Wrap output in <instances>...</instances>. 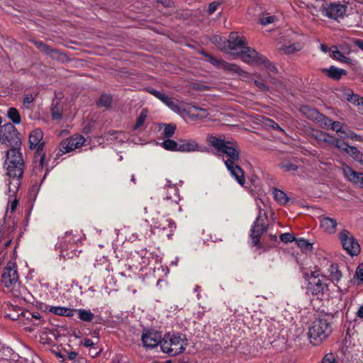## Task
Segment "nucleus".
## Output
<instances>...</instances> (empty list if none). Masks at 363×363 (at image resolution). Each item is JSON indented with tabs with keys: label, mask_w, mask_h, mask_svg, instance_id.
<instances>
[{
	"label": "nucleus",
	"mask_w": 363,
	"mask_h": 363,
	"mask_svg": "<svg viewBox=\"0 0 363 363\" xmlns=\"http://www.w3.org/2000/svg\"><path fill=\"white\" fill-rule=\"evenodd\" d=\"M160 101L174 112H177L179 111V106L174 101V100L171 97L166 95L165 94Z\"/></svg>",
	"instance_id": "39"
},
{
	"label": "nucleus",
	"mask_w": 363,
	"mask_h": 363,
	"mask_svg": "<svg viewBox=\"0 0 363 363\" xmlns=\"http://www.w3.org/2000/svg\"><path fill=\"white\" fill-rule=\"evenodd\" d=\"M338 149L348 155H350L354 161L363 165V153L356 147L350 146L348 143L342 141Z\"/></svg>",
	"instance_id": "15"
},
{
	"label": "nucleus",
	"mask_w": 363,
	"mask_h": 363,
	"mask_svg": "<svg viewBox=\"0 0 363 363\" xmlns=\"http://www.w3.org/2000/svg\"><path fill=\"white\" fill-rule=\"evenodd\" d=\"M318 363H337V361L335 354L329 352L325 354L321 361Z\"/></svg>",
	"instance_id": "51"
},
{
	"label": "nucleus",
	"mask_w": 363,
	"mask_h": 363,
	"mask_svg": "<svg viewBox=\"0 0 363 363\" xmlns=\"http://www.w3.org/2000/svg\"><path fill=\"white\" fill-rule=\"evenodd\" d=\"M147 118V113L145 110H143L139 116L137 118L135 124L134 125V129L136 130L140 128L145 121Z\"/></svg>",
	"instance_id": "47"
},
{
	"label": "nucleus",
	"mask_w": 363,
	"mask_h": 363,
	"mask_svg": "<svg viewBox=\"0 0 363 363\" xmlns=\"http://www.w3.org/2000/svg\"><path fill=\"white\" fill-rule=\"evenodd\" d=\"M333 56L334 58L339 60L340 61H345L347 57L342 53L340 50H337L336 47L333 48L332 50Z\"/></svg>",
	"instance_id": "54"
},
{
	"label": "nucleus",
	"mask_w": 363,
	"mask_h": 363,
	"mask_svg": "<svg viewBox=\"0 0 363 363\" xmlns=\"http://www.w3.org/2000/svg\"><path fill=\"white\" fill-rule=\"evenodd\" d=\"M230 175L234 177L236 181L243 186L245 184V172L242 169L238 164V162H227L225 164Z\"/></svg>",
	"instance_id": "17"
},
{
	"label": "nucleus",
	"mask_w": 363,
	"mask_h": 363,
	"mask_svg": "<svg viewBox=\"0 0 363 363\" xmlns=\"http://www.w3.org/2000/svg\"><path fill=\"white\" fill-rule=\"evenodd\" d=\"M276 21H277V18L275 16H270L268 14L259 18V22L263 26H267L268 24L272 23Z\"/></svg>",
	"instance_id": "49"
},
{
	"label": "nucleus",
	"mask_w": 363,
	"mask_h": 363,
	"mask_svg": "<svg viewBox=\"0 0 363 363\" xmlns=\"http://www.w3.org/2000/svg\"><path fill=\"white\" fill-rule=\"evenodd\" d=\"M323 72L325 73L330 78L338 80L342 75L346 74V71L343 69L337 68L335 66H330L329 69H323Z\"/></svg>",
	"instance_id": "27"
},
{
	"label": "nucleus",
	"mask_w": 363,
	"mask_h": 363,
	"mask_svg": "<svg viewBox=\"0 0 363 363\" xmlns=\"http://www.w3.org/2000/svg\"><path fill=\"white\" fill-rule=\"evenodd\" d=\"M220 4L219 1H213L211 2L208 8V13L209 15L213 14L218 9V6Z\"/></svg>",
	"instance_id": "55"
},
{
	"label": "nucleus",
	"mask_w": 363,
	"mask_h": 363,
	"mask_svg": "<svg viewBox=\"0 0 363 363\" xmlns=\"http://www.w3.org/2000/svg\"><path fill=\"white\" fill-rule=\"evenodd\" d=\"M296 244L304 252L311 251L313 248L312 244L303 238L296 240Z\"/></svg>",
	"instance_id": "45"
},
{
	"label": "nucleus",
	"mask_w": 363,
	"mask_h": 363,
	"mask_svg": "<svg viewBox=\"0 0 363 363\" xmlns=\"http://www.w3.org/2000/svg\"><path fill=\"white\" fill-rule=\"evenodd\" d=\"M317 121H318L321 125H323V127L324 128H330L331 127V125H332V122H333V120L329 118L328 117L321 114V116H320V118L318 119Z\"/></svg>",
	"instance_id": "50"
},
{
	"label": "nucleus",
	"mask_w": 363,
	"mask_h": 363,
	"mask_svg": "<svg viewBox=\"0 0 363 363\" xmlns=\"http://www.w3.org/2000/svg\"><path fill=\"white\" fill-rule=\"evenodd\" d=\"M207 140L219 153L227 157V159L223 158L225 164L227 162L233 163L240 160L239 145L235 140H227L221 136L208 135Z\"/></svg>",
	"instance_id": "2"
},
{
	"label": "nucleus",
	"mask_w": 363,
	"mask_h": 363,
	"mask_svg": "<svg viewBox=\"0 0 363 363\" xmlns=\"http://www.w3.org/2000/svg\"><path fill=\"white\" fill-rule=\"evenodd\" d=\"M145 211L146 213L147 214V218L145 219L146 221L150 222L151 225L154 226L156 228H165V226H163L162 223V222L163 220L168 221L169 225L173 223L172 222V220H168L164 219V218L163 216H162L160 215V213L159 212H157V211H152L150 213H148L147 211L146 208H145Z\"/></svg>",
	"instance_id": "18"
},
{
	"label": "nucleus",
	"mask_w": 363,
	"mask_h": 363,
	"mask_svg": "<svg viewBox=\"0 0 363 363\" xmlns=\"http://www.w3.org/2000/svg\"><path fill=\"white\" fill-rule=\"evenodd\" d=\"M259 65H263L269 72L275 74L278 72L274 64L270 62L265 56H264L263 60H262Z\"/></svg>",
	"instance_id": "42"
},
{
	"label": "nucleus",
	"mask_w": 363,
	"mask_h": 363,
	"mask_svg": "<svg viewBox=\"0 0 363 363\" xmlns=\"http://www.w3.org/2000/svg\"><path fill=\"white\" fill-rule=\"evenodd\" d=\"M274 199L281 205H285L288 203L289 198L281 190L274 189L273 191Z\"/></svg>",
	"instance_id": "33"
},
{
	"label": "nucleus",
	"mask_w": 363,
	"mask_h": 363,
	"mask_svg": "<svg viewBox=\"0 0 363 363\" xmlns=\"http://www.w3.org/2000/svg\"><path fill=\"white\" fill-rule=\"evenodd\" d=\"M347 100L350 102L352 103L353 104L359 107V109L360 108V106H362V105L363 104V98L353 93L347 95Z\"/></svg>",
	"instance_id": "46"
},
{
	"label": "nucleus",
	"mask_w": 363,
	"mask_h": 363,
	"mask_svg": "<svg viewBox=\"0 0 363 363\" xmlns=\"http://www.w3.org/2000/svg\"><path fill=\"white\" fill-rule=\"evenodd\" d=\"M269 125H271L273 128L279 130L281 131H284L283 129L278 125V123H275L272 120H269Z\"/></svg>",
	"instance_id": "61"
},
{
	"label": "nucleus",
	"mask_w": 363,
	"mask_h": 363,
	"mask_svg": "<svg viewBox=\"0 0 363 363\" xmlns=\"http://www.w3.org/2000/svg\"><path fill=\"white\" fill-rule=\"evenodd\" d=\"M77 240L75 239L72 232H67L59 244L61 256L64 258H72L75 255L72 248H74Z\"/></svg>",
	"instance_id": "10"
},
{
	"label": "nucleus",
	"mask_w": 363,
	"mask_h": 363,
	"mask_svg": "<svg viewBox=\"0 0 363 363\" xmlns=\"http://www.w3.org/2000/svg\"><path fill=\"white\" fill-rule=\"evenodd\" d=\"M17 204H18V201L16 199H15L10 203L9 209L11 210V212H13L16 210Z\"/></svg>",
	"instance_id": "63"
},
{
	"label": "nucleus",
	"mask_w": 363,
	"mask_h": 363,
	"mask_svg": "<svg viewBox=\"0 0 363 363\" xmlns=\"http://www.w3.org/2000/svg\"><path fill=\"white\" fill-rule=\"evenodd\" d=\"M255 84L261 91H268L269 90L268 86L264 82L255 80Z\"/></svg>",
	"instance_id": "57"
},
{
	"label": "nucleus",
	"mask_w": 363,
	"mask_h": 363,
	"mask_svg": "<svg viewBox=\"0 0 363 363\" xmlns=\"http://www.w3.org/2000/svg\"><path fill=\"white\" fill-rule=\"evenodd\" d=\"M112 102V97L108 94H103L100 97L97 104L100 107L108 108L111 106Z\"/></svg>",
	"instance_id": "43"
},
{
	"label": "nucleus",
	"mask_w": 363,
	"mask_h": 363,
	"mask_svg": "<svg viewBox=\"0 0 363 363\" xmlns=\"http://www.w3.org/2000/svg\"><path fill=\"white\" fill-rule=\"evenodd\" d=\"M331 320V317L324 315L313 322L308 330L311 343L314 345H320L329 337L333 331Z\"/></svg>",
	"instance_id": "4"
},
{
	"label": "nucleus",
	"mask_w": 363,
	"mask_h": 363,
	"mask_svg": "<svg viewBox=\"0 0 363 363\" xmlns=\"http://www.w3.org/2000/svg\"><path fill=\"white\" fill-rule=\"evenodd\" d=\"M313 135L314 138L318 141H322V142L327 143L328 144H331L337 149L339 147H340V145L342 140H340V139H339L337 138L330 136L329 134H328L325 132L316 131L315 133H314L313 134Z\"/></svg>",
	"instance_id": "20"
},
{
	"label": "nucleus",
	"mask_w": 363,
	"mask_h": 363,
	"mask_svg": "<svg viewBox=\"0 0 363 363\" xmlns=\"http://www.w3.org/2000/svg\"><path fill=\"white\" fill-rule=\"evenodd\" d=\"M188 345L186 335L179 333L165 334L161 342V350L169 356H176L184 352Z\"/></svg>",
	"instance_id": "5"
},
{
	"label": "nucleus",
	"mask_w": 363,
	"mask_h": 363,
	"mask_svg": "<svg viewBox=\"0 0 363 363\" xmlns=\"http://www.w3.org/2000/svg\"><path fill=\"white\" fill-rule=\"evenodd\" d=\"M188 112L190 114V117L192 118H206L209 114L207 109L194 104L190 105Z\"/></svg>",
	"instance_id": "25"
},
{
	"label": "nucleus",
	"mask_w": 363,
	"mask_h": 363,
	"mask_svg": "<svg viewBox=\"0 0 363 363\" xmlns=\"http://www.w3.org/2000/svg\"><path fill=\"white\" fill-rule=\"evenodd\" d=\"M29 315L31 316L30 318L29 316L27 317L28 319H30V320H32L33 319H35V320H40L41 316L40 315V313H29Z\"/></svg>",
	"instance_id": "62"
},
{
	"label": "nucleus",
	"mask_w": 363,
	"mask_h": 363,
	"mask_svg": "<svg viewBox=\"0 0 363 363\" xmlns=\"http://www.w3.org/2000/svg\"><path fill=\"white\" fill-rule=\"evenodd\" d=\"M280 240L282 242H284L285 243H287V242H291L292 241H294L295 240V238H294L293 234H291V233H285L281 234Z\"/></svg>",
	"instance_id": "53"
},
{
	"label": "nucleus",
	"mask_w": 363,
	"mask_h": 363,
	"mask_svg": "<svg viewBox=\"0 0 363 363\" xmlns=\"http://www.w3.org/2000/svg\"><path fill=\"white\" fill-rule=\"evenodd\" d=\"M76 313H78V318L82 321L91 322L94 318V314L90 310L76 309Z\"/></svg>",
	"instance_id": "30"
},
{
	"label": "nucleus",
	"mask_w": 363,
	"mask_h": 363,
	"mask_svg": "<svg viewBox=\"0 0 363 363\" xmlns=\"http://www.w3.org/2000/svg\"><path fill=\"white\" fill-rule=\"evenodd\" d=\"M330 129L335 131L339 137H340V134L341 135V133L345 130H342V125L340 122L333 121L332 122Z\"/></svg>",
	"instance_id": "52"
},
{
	"label": "nucleus",
	"mask_w": 363,
	"mask_h": 363,
	"mask_svg": "<svg viewBox=\"0 0 363 363\" xmlns=\"http://www.w3.org/2000/svg\"><path fill=\"white\" fill-rule=\"evenodd\" d=\"M164 189H169L173 195H166L165 199L167 200H171L174 201V203H177V201L179 199V195H178V189L175 184H172L171 181L166 179L165 184L164 186Z\"/></svg>",
	"instance_id": "28"
},
{
	"label": "nucleus",
	"mask_w": 363,
	"mask_h": 363,
	"mask_svg": "<svg viewBox=\"0 0 363 363\" xmlns=\"http://www.w3.org/2000/svg\"><path fill=\"white\" fill-rule=\"evenodd\" d=\"M77 356V353L75 352H69L67 354V357L69 360H74Z\"/></svg>",
	"instance_id": "64"
},
{
	"label": "nucleus",
	"mask_w": 363,
	"mask_h": 363,
	"mask_svg": "<svg viewBox=\"0 0 363 363\" xmlns=\"http://www.w3.org/2000/svg\"><path fill=\"white\" fill-rule=\"evenodd\" d=\"M346 11V6L339 2H333L325 6L323 13L330 18L337 19L338 18L343 17Z\"/></svg>",
	"instance_id": "12"
},
{
	"label": "nucleus",
	"mask_w": 363,
	"mask_h": 363,
	"mask_svg": "<svg viewBox=\"0 0 363 363\" xmlns=\"http://www.w3.org/2000/svg\"><path fill=\"white\" fill-rule=\"evenodd\" d=\"M45 153L42 151V145L40 146L39 150H36L34 156L33 163V172L38 174L42 172L43 169L45 164Z\"/></svg>",
	"instance_id": "22"
},
{
	"label": "nucleus",
	"mask_w": 363,
	"mask_h": 363,
	"mask_svg": "<svg viewBox=\"0 0 363 363\" xmlns=\"http://www.w3.org/2000/svg\"><path fill=\"white\" fill-rule=\"evenodd\" d=\"M240 55H241V59L243 62L258 65H259L264 57V55L247 46H246Z\"/></svg>",
	"instance_id": "14"
},
{
	"label": "nucleus",
	"mask_w": 363,
	"mask_h": 363,
	"mask_svg": "<svg viewBox=\"0 0 363 363\" xmlns=\"http://www.w3.org/2000/svg\"><path fill=\"white\" fill-rule=\"evenodd\" d=\"M339 238L344 250H345L349 255L356 256L359 253V245L347 230H342L340 233Z\"/></svg>",
	"instance_id": "8"
},
{
	"label": "nucleus",
	"mask_w": 363,
	"mask_h": 363,
	"mask_svg": "<svg viewBox=\"0 0 363 363\" xmlns=\"http://www.w3.org/2000/svg\"><path fill=\"white\" fill-rule=\"evenodd\" d=\"M82 345L86 347H93L95 344L91 340L86 338L84 340Z\"/></svg>",
	"instance_id": "60"
},
{
	"label": "nucleus",
	"mask_w": 363,
	"mask_h": 363,
	"mask_svg": "<svg viewBox=\"0 0 363 363\" xmlns=\"http://www.w3.org/2000/svg\"><path fill=\"white\" fill-rule=\"evenodd\" d=\"M51 116L53 120H60L62 118V108L57 105L52 107Z\"/></svg>",
	"instance_id": "48"
},
{
	"label": "nucleus",
	"mask_w": 363,
	"mask_h": 363,
	"mask_svg": "<svg viewBox=\"0 0 363 363\" xmlns=\"http://www.w3.org/2000/svg\"><path fill=\"white\" fill-rule=\"evenodd\" d=\"M199 144L194 140H179V152H194L199 150Z\"/></svg>",
	"instance_id": "23"
},
{
	"label": "nucleus",
	"mask_w": 363,
	"mask_h": 363,
	"mask_svg": "<svg viewBox=\"0 0 363 363\" xmlns=\"http://www.w3.org/2000/svg\"><path fill=\"white\" fill-rule=\"evenodd\" d=\"M34 100V97L33 96L32 94H27L25 96L24 99H23V105L26 107V108H28V105L30 104Z\"/></svg>",
	"instance_id": "56"
},
{
	"label": "nucleus",
	"mask_w": 363,
	"mask_h": 363,
	"mask_svg": "<svg viewBox=\"0 0 363 363\" xmlns=\"http://www.w3.org/2000/svg\"><path fill=\"white\" fill-rule=\"evenodd\" d=\"M330 278L332 281H339L342 278V272L337 264H332L328 269Z\"/></svg>",
	"instance_id": "29"
},
{
	"label": "nucleus",
	"mask_w": 363,
	"mask_h": 363,
	"mask_svg": "<svg viewBox=\"0 0 363 363\" xmlns=\"http://www.w3.org/2000/svg\"><path fill=\"white\" fill-rule=\"evenodd\" d=\"M279 167L284 172H296L298 169V166L289 160H282Z\"/></svg>",
	"instance_id": "31"
},
{
	"label": "nucleus",
	"mask_w": 363,
	"mask_h": 363,
	"mask_svg": "<svg viewBox=\"0 0 363 363\" xmlns=\"http://www.w3.org/2000/svg\"><path fill=\"white\" fill-rule=\"evenodd\" d=\"M219 68H221L223 70L230 72L232 74H237L238 75L241 77H247L248 75V74L244 70H242L238 65L233 63H229L224 60H222Z\"/></svg>",
	"instance_id": "24"
},
{
	"label": "nucleus",
	"mask_w": 363,
	"mask_h": 363,
	"mask_svg": "<svg viewBox=\"0 0 363 363\" xmlns=\"http://www.w3.org/2000/svg\"><path fill=\"white\" fill-rule=\"evenodd\" d=\"M149 92L150 94H152L153 96H155L156 98H157L158 99L161 100L164 94V93H162V92H160L155 89H149Z\"/></svg>",
	"instance_id": "58"
},
{
	"label": "nucleus",
	"mask_w": 363,
	"mask_h": 363,
	"mask_svg": "<svg viewBox=\"0 0 363 363\" xmlns=\"http://www.w3.org/2000/svg\"><path fill=\"white\" fill-rule=\"evenodd\" d=\"M33 43L40 52L47 55L52 57L53 54L57 52V50L52 49L42 41H34Z\"/></svg>",
	"instance_id": "35"
},
{
	"label": "nucleus",
	"mask_w": 363,
	"mask_h": 363,
	"mask_svg": "<svg viewBox=\"0 0 363 363\" xmlns=\"http://www.w3.org/2000/svg\"><path fill=\"white\" fill-rule=\"evenodd\" d=\"M162 146L167 150L179 151V140L174 141L170 138L165 139L162 142Z\"/></svg>",
	"instance_id": "38"
},
{
	"label": "nucleus",
	"mask_w": 363,
	"mask_h": 363,
	"mask_svg": "<svg viewBox=\"0 0 363 363\" xmlns=\"http://www.w3.org/2000/svg\"><path fill=\"white\" fill-rule=\"evenodd\" d=\"M43 133L40 128H35L30 133L29 135V144L30 148H37L39 150L40 146L42 145V151H43L44 142H42Z\"/></svg>",
	"instance_id": "19"
},
{
	"label": "nucleus",
	"mask_w": 363,
	"mask_h": 363,
	"mask_svg": "<svg viewBox=\"0 0 363 363\" xmlns=\"http://www.w3.org/2000/svg\"><path fill=\"white\" fill-rule=\"evenodd\" d=\"M356 276L359 279L363 281V267H362V265H359L357 267L356 271Z\"/></svg>",
	"instance_id": "59"
},
{
	"label": "nucleus",
	"mask_w": 363,
	"mask_h": 363,
	"mask_svg": "<svg viewBox=\"0 0 363 363\" xmlns=\"http://www.w3.org/2000/svg\"><path fill=\"white\" fill-rule=\"evenodd\" d=\"M20 150L9 149L6 151V160L5 161L6 174L10 178L16 179L14 189L11 188V182L8 184L9 191L13 194H15L17 191L19 185L18 179L22 177L25 167L23 155Z\"/></svg>",
	"instance_id": "1"
},
{
	"label": "nucleus",
	"mask_w": 363,
	"mask_h": 363,
	"mask_svg": "<svg viewBox=\"0 0 363 363\" xmlns=\"http://www.w3.org/2000/svg\"><path fill=\"white\" fill-rule=\"evenodd\" d=\"M211 42L215 45L219 50H227V41L219 35H213L211 38Z\"/></svg>",
	"instance_id": "37"
},
{
	"label": "nucleus",
	"mask_w": 363,
	"mask_h": 363,
	"mask_svg": "<svg viewBox=\"0 0 363 363\" xmlns=\"http://www.w3.org/2000/svg\"><path fill=\"white\" fill-rule=\"evenodd\" d=\"M202 55L206 57L207 61L216 67L219 68L222 60H218L215 57L208 54L206 52L202 50L200 52Z\"/></svg>",
	"instance_id": "44"
},
{
	"label": "nucleus",
	"mask_w": 363,
	"mask_h": 363,
	"mask_svg": "<svg viewBox=\"0 0 363 363\" xmlns=\"http://www.w3.org/2000/svg\"><path fill=\"white\" fill-rule=\"evenodd\" d=\"M245 48L244 38L237 32H231L227 40L226 52L232 55L238 56Z\"/></svg>",
	"instance_id": "9"
},
{
	"label": "nucleus",
	"mask_w": 363,
	"mask_h": 363,
	"mask_svg": "<svg viewBox=\"0 0 363 363\" xmlns=\"http://www.w3.org/2000/svg\"><path fill=\"white\" fill-rule=\"evenodd\" d=\"M176 125L173 124H164L162 138L164 139L170 138L174 134Z\"/></svg>",
	"instance_id": "41"
},
{
	"label": "nucleus",
	"mask_w": 363,
	"mask_h": 363,
	"mask_svg": "<svg viewBox=\"0 0 363 363\" xmlns=\"http://www.w3.org/2000/svg\"><path fill=\"white\" fill-rule=\"evenodd\" d=\"M7 116L15 124H20L21 123V115L16 108H9L7 111Z\"/></svg>",
	"instance_id": "36"
},
{
	"label": "nucleus",
	"mask_w": 363,
	"mask_h": 363,
	"mask_svg": "<svg viewBox=\"0 0 363 363\" xmlns=\"http://www.w3.org/2000/svg\"><path fill=\"white\" fill-rule=\"evenodd\" d=\"M49 311L57 315L72 317L76 313V309L62 306H51Z\"/></svg>",
	"instance_id": "26"
},
{
	"label": "nucleus",
	"mask_w": 363,
	"mask_h": 363,
	"mask_svg": "<svg viewBox=\"0 0 363 363\" xmlns=\"http://www.w3.org/2000/svg\"><path fill=\"white\" fill-rule=\"evenodd\" d=\"M301 111L310 119L313 121H317L321 116V113H320L316 109L310 108L308 106H303L301 108Z\"/></svg>",
	"instance_id": "34"
},
{
	"label": "nucleus",
	"mask_w": 363,
	"mask_h": 363,
	"mask_svg": "<svg viewBox=\"0 0 363 363\" xmlns=\"http://www.w3.org/2000/svg\"><path fill=\"white\" fill-rule=\"evenodd\" d=\"M340 138L342 139L349 138L352 140L362 142L363 140L362 137L354 133L353 131L351 130H344L341 133V135L340 134Z\"/></svg>",
	"instance_id": "40"
},
{
	"label": "nucleus",
	"mask_w": 363,
	"mask_h": 363,
	"mask_svg": "<svg viewBox=\"0 0 363 363\" xmlns=\"http://www.w3.org/2000/svg\"><path fill=\"white\" fill-rule=\"evenodd\" d=\"M303 48V45L300 43H293L289 45H283L280 50L284 54L290 55L301 50Z\"/></svg>",
	"instance_id": "32"
},
{
	"label": "nucleus",
	"mask_w": 363,
	"mask_h": 363,
	"mask_svg": "<svg viewBox=\"0 0 363 363\" xmlns=\"http://www.w3.org/2000/svg\"><path fill=\"white\" fill-rule=\"evenodd\" d=\"M303 276L305 279L308 281L307 291L318 298H322L328 291L325 276L320 274L319 271H313L310 274L306 272Z\"/></svg>",
	"instance_id": "6"
},
{
	"label": "nucleus",
	"mask_w": 363,
	"mask_h": 363,
	"mask_svg": "<svg viewBox=\"0 0 363 363\" xmlns=\"http://www.w3.org/2000/svg\"><path fill=\"white\" fill-rule=\"evenodd\" d=\"M319 220L320 228L325 232L329 234H333L335 233L337 223L335 218L322 216H320Z\"/></svg>",
	"instance_id": "21"
},
{
	"label": "nucleus",
	"mask_w": 363,
	"mask_h": 363,
	"mask_svg": "<svg viewBox=\"0 0 363 363\" xmlns=\"http://www.w3.org/2000/svg\"><path fill=\"white\" fill-rule=\"evenodd\" d=\"M142 342L146 349H153L162 340L160 333L155 330H146L142 335Z\"/></svg>",
	"instance_id": "13"
},
{
	"label": "nucleus",
	"mask_w": 363,
	"mask_h": 363,
	"mask_svg": "<svg viewBox=\"0 0 363 363\" xmlns=\"http://www.w3.org/2000/svg\"><path fill=\"white\" fill-rule=\"evenodd\" d=\"M342 172L348 181L359 185L361 188H363L362 172H356L348 165H345L342 167Z\"/></svg>",
	"instance_id": "16"
},
{
	"label": "nucleus",
	"mask_w": 363,
	"mask_h": 363,
	"mask_svg": "<svg viewBox=\"0 0 363 363\" xmlns=\"http://www.w3.org/2000/svg\"><path fill=\"white\" fill-rule=\"evenodd\" d=\"M85 142V138L81 135H74L69 138L63 140L60 144V150L63 153L69 152L82 147Z\"/></svg>",
	"instance_id": "11"
},
{
	"label": "nucleus",
	"mask_w": 363,
	"mask_h": 363,
	"mask_svg": "<svg viewBox=\"0 0 363 363\" xmlns=\"http://www.w3.org/2000/svg\"><path fill=\"white\" fill-rule=\"evenodd\" d=\"M267 219V216L266 212H262L261 208L259 206V214L251 228L250 236L253 246H256L259 242L261 236L267 230V225L265 222Z\"/></svg>",
	"instance_id": "7"
},
{
	"label": "nucleus",
	"mask_w": 363,
	"mask_h": 363,
	"mask_svg": "<svg viewBox=\"0 0 363 363\" xmlns=\"http://www.w3.org/2000/svg\"><path fill=\"white\" fill-rule=\"evenodd\" d=\"M1 283L14 297L23 298L26 289L18 281V274L15 264L9 262L1 275Z\"/></svg>",
	"instance_id": "3"
}]
</instances>
